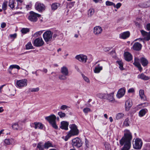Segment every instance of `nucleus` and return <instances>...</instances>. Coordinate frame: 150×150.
Returning a JSON list of instances; mask_svg holds the SVG:
<instances>
[{
    "mask_svg": "<svg viewBox=\"0 0 150 150\" xmlns=\"http://www.w3.org/2000/svg\"><path fill=\"white\" fill-rule=\"evenodd\" d=\"M124 135L120 140V144L121 146L124 145L121 150H129L131 146V142L132 136L131 133L128 130L124 131Z\"/></svg>",
    "mask_w": 150,
    "mask_h": 150,
    "instance_id": "nucleus-1",
    "label": "nucleus"
},
{
    "mask_svg": "<svg viewBox=\"0 0 150 150\" xmlns=\"http://www.w3.org/2000/svg\"><path fill=\"white\" fill-rule=\"evenodd\" d=\"M71 130L68 132L67 134L65 136L64 140L67 141L71 137L77 135L79 133V130L76 126L74 124H72L69 125Z\"/></svg>",
    "mask_w": 150,
    "mask_h": 150,
    "instance_id": "nucleus-2",
    "label": "nucleus"
},
{
    "mask_svg": "<svg viewBox=\"0 0 150 150\" xmlns=\"http://www.w3.org/2000/svg\"><path fill=\"white\" fill-rule=\"evenodd\" d=\"M52 32L50 30H47L43 33V38L45 42L47 43H48L52 40Z\"/></svg>",
    "mask_w": 150,
    "mask_h": 150,
    "instance_id": "nucleus-3",
    "label": "nucleus"
},
{
    "mask_svg": "<svg viewBox=\"0 0 150 150\" xmlns=\"http://www.w3.org/2000/svg\"><path fill=\"white\" fill-rule=\"evenodd\" d=\"M60 71L62 75H60L59 78L61 80H65L67 79V76H69V72L68 68L63 66L61 69Z\"/></svg>",
    "mask_w": 150,
    "mask_h": 150,
    "instance_id": "nucleus-4",
    "label": "nucleus"
},
{
    "mask_svg": "<svg viewBox=\"0 0 150 150\" xmlns=\"http://www.w3.org/2000/svg\"><path fill=\"white\" fill-rule=\"evenodd\" d=\"M33 43L34 46L38 47L42 46L44 44V42L41 37H39L34 40Z\"/></svg>",
    "mask_w": 150,
    "mask_h": 150,
    "instance_id": "nucleus-5",
    "label": "nucleus"
},
{
    "mask_svg": "<svg viewBox=\"0 0 150 150\" xmlns=\"http://www.w3.org/2000/svg\"><path fill=\"white\" fill-rule=\"evenodd\" d=\"M30 16H29V19L31 21L36 22L38 17L41 18L40 15L31 11L30 12Z\"/></svg>",
    "mask_w": 150,
    "mask_h": 150,
    "instance_id": "nucleus-6",
    "label": "nucleus"
},
{
    "mask_svg": "<svg viewBox=\"0 0 150 150\" xmlns=\"http://www.w3.org/2000/svg\"><path fill=\"white\" fill-rule=\"evenodd\" d=\"M82 144L81 140L79 138H76L72 140V144L73 147L79 148L81 146Z\"/></svg>",
    "mask_w": 150,
    "mask_h": 150,
    "instance_id": "nucleus-7",
    "label": "nucleus"
},
{
    "mask_svg": "<svg viewBox=\"0 0 150 150\" xmlns=\"http://www.w3.org/2000/svg\"><path fill=\"white\" fill-rule=\"evenodd\" d=\"M45 119L46 121L48 122H55L59 121V117H56L53 114H52L49 116L45 117Z\"/></svg>",
    "mask_w": 150,
    "mask_h": 150,
    "instance_id": "nucleus-8",
    "label": "nucleus"
},
{
    "mask_svg": "<svg viewBox=\"0 0 150 150\" xmlns=\"http://www.w3.org/2000/svg\"><path fill=\"white\" fill-rule=\"evenodd\" d=\"M27 80L26 79L18 80L16 82V86L19 88H21L26 86L27 85Z\"/></svg>",
    "mask_w": 150,
    "mask_h": 150,
    "instance_id": "nucleus-9",
    "label": "nucleus"
},
{
    "mask_svg": "<svg viewBox=\"0 0 150 150\" xmlns=\"http://www.w3.org/2000/svg\"><path fill=\"white\" fill-rule=\"evenodd\" d=\"M75 58L79 61L83 63H86L88 59L86 55L83 54L77 55L76 56Z\"/></svg>",
    "mask_w": 150,
    "mask_h": 150,
    "instance_id": "nucleus-10",
    "label": "nucleus"
},
{
    "mask_svg": "<svg viewBox=\"0 0 150 150\" xmlns=\"http://www.w3.org/2000/svg\"><path fill=\"white\" fill-rule=\"evenodd\" d=\"M142 145V142L141 139L139 138H137L134 141V144H133L134 148L136 149H140Z\"/></svg>",
    "mask_w": 150,
    "mask_h": 150,
    "instance_id": "nucleus-11",
    "label": "nucleus"
},
{
    "mask_svg": "<svg viewBox=\"0 0 150 150\" xmlns=\"http://www.w3.org/2000/svg\"><path fill=\"white\" fill-rule=\"evenodd\" d=\"M103 31L102 28L100 26H97L95 27L93 29V32L94 35L96 36L100 35Z\"/></svg>",
    "mask_w": 150,
    "mask_h": 150,
    "instance_id": "nucleus-12",
    "label": "nucleus"
},
{
    "mask_svg": "<svg viewBox=\"0 0 150 150\" xmlns=\"http://www.w3.org/2000/svg\"><path fill=\"white\" fill-rule=\"evenodd\" d=\"M35 8L36 10L40 12L44 11L45 9L44 5L39 2H37L36 3Z\"/></svg>",
    "mask_w": 150,
    "mask_h": 150,
    "instance_id": "nucleus-13",
    "label": "nucleus"
},
{
    "mask_svg": "<svg viewBox=\"0 0 150 150\" xmlns=\"http://www.w3.org/2000/svg\"><path fill=\"white\" fill-rule=\"evenodd\" d=\"M125 89L124 88L119 89L117 92L116 97L118 98H120L123 97L125 93Z\"/></svg>",
    "mask_w": 150,
    "mask_h": 150,
    "instance_id": "nucleus-14",
    "label": "nucleus"
},
{
    "mask_svg": "<svg viewBox=\"0 0 150 150\" xmlns=\"http://www.w3.org/2000/svg\"><path fill=\"white\" fill-rule=\"evenodd\" d=\"M16 142V140L12 138L6 139L4 140V143L6 145H13L15 144Z\"/></svg>",
    "mask_w": 150,
    "mask_h": 150,
    "instance_id": "nucleus-15",
    "label": "nucleus"
},
{
    "mask_svg": "<svg viewBox=\"0 0 150 150\" xmlns=\"http://www.w3.org/2000/svg\"><path fill=\"white\" fill-rule=\"evenodd\" d=\"M130 35V33L128 31L121 33L120 34V38L123 39H126L129 38Z\"/></svg>",
    "mask_w": 150,
    "mask_h": 150,
    "instance_id": "nucleus-16",
    "label": "nucleus"
},
{
    "mask_svg": "<svg viewBox=\"0 0 150 150\" xmlns=\"http://www.w3.org/2000/svg\"><path fill=\"white\" fill-rule=\"evenodd\" d=\"M114 93H111L109 94L107 93L106 100H108L109 102L114 103L115 102V100L113 97Z\"/></svg>",
    "mask_w": 150,
    "mask_h": 150,
    "instance_id": "nucleus-17",
    "label": "nucleus"
},
{
    "mask_svg": "<svg viewBox=\"0 0 150 150\" xmlns=\"http://www.w3.org/2000/svg\"><path fill=\"white\" fill-rule=\"evenodd\" d=\"M132 105V103L130 99L127 100L125 103V108L126 110L128 111Z\"/></svg>",
    "mask_w": 150,
    "mask_h": 150,
    "instance_id": "nucleus-18",
    "label": "nucleus"
},
{
    "mask_svg": "<svg viewBox=\"0 0 150 150\" xmlns=\"http://www.w3.org/2000/svg\"><path fill=\"white\" fill-rule=\"evenodd\" d=\"M124 57L125 59L127 61H129L132 59V56L131 54L127 52H125Z\"/></svg>",
    "mask_w": 150,
    "mask_h": 150,
    "instance_id": "nucleus-19",
    "label": "nucleus"
},
{
    "mask_svg": "<svg viewBox=\"0 0 150 150\" xmlns=\"http://www.w3.org/2000/svg\"><path fill=\"white\" fill-rule=\"evenodd\" d=\"M137 78L144 80H148L150 79V77L146 76L143 73H142L137 75Z\"/></svg>",
    "mask_w": 150,
    "mask_h": 150,
    "instance_id": "nucleus-20",
    "label": "nucleus"
},
{
    "mask_svg": "<svg viewBox=\"0 0 150 150\" xmlns=\"http://www.w3.org/2000/svg\"><path fill=\"white\" fill-rule=\"evenodd\" d=\"M142 47V45L141 44L136 42L134 44L132 48L135 50L139 51L141 49Z\"/></svg>",
    "mask_w": 150,
    "mask_h": 150,
    "instance_id": "nucleus-21",
    "label": "nucleus"
},
{
    "mask_svg": "<svg viewBox=\"0 0 150 150\" xmlns=\"http://www.w3.org/2000/svg\"><path fill=\"white\" fill-rule=\"evenodd\" d=\"M139 59L138 58H135L134 62L133 63V64L138 68L140 71H141L142 68L141 67L140 64L139 62Z\"/></svg>",
    "mask_w": 150,
    "mask_h": 150,
    "instance_id": "nucleus-22",
    "label": "nucleus"
},
{
    "mask_svg": "<svg viewBox=\"0 0 150 150\" xmlns=\"http://www.w3.org/2000/svg\"><path fill=\"white\" fill-rule=\"evenodd\" d=\"M103 66L98 64L96 66L94 70V72L95 73H99L103 69Z\"/></svg>",
    "mask_w": 150,
    "mask_h": 150,
    "instance_id": "nucleus-23",
    "label": "nucleus"
},
{
    "mask_svg": "<svg viewBox=\"0 0 150 150\" xmlns=\"http://www.w3.org/2000/svg\"><path fill=\"white\" fill-rule=\"evenodd\" d=\"M148 111V110L146 108L141 109L139 112V116L141 117L144 116L147 112Z\"/></svg>",
    "mask_w": 150,
    "mask_h": 150,
    "instance_id": "nucleus-24",
    "label": "nucleus"
},
{
    "mask_svg": "<svg viewBox=\"0 0 150 150\" xmlns=\"http://www.w3.org/2000/svg\"><path fill=\"white\" fill-rule=\"evenodd\" d=\"M68 122H61L60 128L62 129L67 130L68 129Z\"/></svg>",
    "mask_w": 150,
    "mask_h": 150,
    "instance_id": "nucleus-25",
    "label": "nucleus"
},
{
    "mask_svg": "<svg viewBox=\"0 0 150 150\" xmlns=\"http://www.w3.org/2000/svg\"><path fill=\"white\" fill-rule=\"evenodd\" d=\"M140 61L142 66L144 67L147 65L149 63L148 61L146 59L144 58L143 57L142 58L140 59Z\"/></svg>",
    "mask_w": 150,
    "mask_h": 150,
    "instance_id": "nucleus-26",
    "label": "nucleus"
},
{
    "mask_svg": "<svg viewBox=\"0 0 150 150\" xmlns=\"http://www.w3.org/2000/svg\"><path fill=\"white\" fill-rule=\"evenodd\" d=\"M60 4L59 3H55L51 5V8L52 10H55L60 6Z\"/></svg>",
    "mask_w": 150,
    "mask_h": 150,
    "instance_id": "nucleus-27",
    "label": "nucleus"
},
{
    "mask_svg": "<svg viewBox=\"0 0 150 150\" xmlns=\"http://www.w3.org/2000/svg\"><path fill=\"white\" fill-rule=\"evenodd\" d=\"M139 95L141 99L143 100L146 99L144 94V91L143 90H140L139 91Z\"/></svg>",
    "mask_w": 150,
    "mask_h": 150,
    "instance_id": "nucleus-28",
    "label": "nucleus"
},
{
    "mask_svg": "<svg viewBox=\"0 0 150 150\" xmlns=\"http://www.w3.org/2000/svg\"><path fill=\"white\" fill-rule=\"evenodd\" d=\"M15 4L13 0H9L8 6L11 9H13L14 8Z\"/></svg>",
    "mask_w": 150,
    "mask_h": 150,
    "instance_id": "nucleus-29",
    "label": "nucleus"
},
{
    "mask_svg": "<svg viewBox=\"0 0 150 150\" xmlns=\"http://www.w3.org/2000/svg\"><path fill=\"white\" fill-rule=\"evenodd\" d=\"M124 114L122 113H117L116 115L115 118L117 120H120L123 117Z\"/></svg>",
    "mask_w": 150,
    "mask_h": 150,
    "instance_id": "nucleus-30",
    "label": "nucleus"
},
{
    "mask_svg": "<svg viewBox=\"0 0 150 150\" xmlns=\"http://www.w3.org/2000/svg\"><path fill=\"white\" fill-rule=\"evenodd\" d=\"M44 31V30H41L35 32L33 36L35 38L40 36L42 33Z\"/></svg>",
    "mask_w": 150,
    "mask_h": 150,
    "instance_id": "nucleus-31",
    "label": "nucleus"
},
{
    "mask_svg": "<svg viewBox=\"0 0 150 150\" xmlns=\"http://www.w3.org/2000/svg\"><path fill=\"white\" fill-rule=\"evenodd\" d=\"M35 128L36 129L38 128L39 129H42L43 125L41 122H35Z\"/></svg>",
    "mask_w": 150,
    "mask_h": 150,
    "instance_id": "nucleus-32",
    "label": "nucleus"
},
{
    "mask_svg": "<svg viewBox=\"0 0 150 150\" xmlns=\"http://www.w3.org/2000/svg\"><path fill=\"white\" fill-rule=\"evenodd\" d=\"M116 62L118 64L120 69L121 70H124L123 63L122 61L121 60H118Z\"/></svg>",
    "mask_w": 150,
    "mask_h": 150,
    "instance_id": "nucleus-33",
    "label": "nucleus"
},
{
    "mask_svg": "<svg viewBox=\"0 0 150 150\" xmlns=\"http://www.w3.org/2000/svg\"><path fill=\"white\" fill-rule=\"evenodd\" d=\"M94 13V10L92 8H90L88 11V17H91Z\"/></svg>",
    "mask_w": 150,
    "mask_h": 150,
    "instance_id": "nucleus-34",
    "label": "nucleus"
},
{
    "mask_svg": "<svg viewBox=\"0 0 150 150\" xmlns=\"http://www.w3.org/2000/svg\"><path fill=\"white\" fill-rule=\"evenodd\" d=\"M13 68L16 69L18 70H19L20 69V67L18 65L16 64L11 65L9 67V69L11 70H12Z\"/></svg>",
    "mask_w": 150,
    "mask_h": 150,
    "instance_id": "nucleus-35",
    "label": "nucleus"
},
{
    "mask_svg": "<svg viewBox=\"0 0 150 150\" xmlns=\"http://www.w3.org/2000/svg\"><path fill=\"white\" fill-rule=\"evenodd\" d=\"M8 2L6 1H4L3 2L2 6V8L4 10H6L7 9V6Z\"/></svg>",
    "mask_w": 150,
    "mask_h": 150,
    "instance_id": "nucleus-36",
    "label": "nucleus"
},
{
    "mask_svg": "<svg viewBox=\"0 0 150 150\" xmlns=\"http://www.w3.org/2000/svg\"><path fill=\"white\" fill-rule=\"evenodd\" d=\"M12 127L13 129L15 130H17L20 128L19 125L17 122H16L13 124L12 126Z\"/></svg>",
    "mask_w": 150,
    "mask_h": 150,
    "instance_id": "nucleus-37",
    "label": "nucleus"
},
{
    "mask_svg": "<svg viewBox=\"0 0 150 150\" xmlns=\"http://www.w3.org/2000/svg\"><path fill=\"white\" fill-rule=\"evenodd\" d=\"M83 111L85 115H87L88 113L91 112L90 109L88 108H83Z\"/></svg>",
    "mask_w": 150,
    "mask_h": 150,
    "instance_id": "nucleus-38",
    "label": "nucleus"
},
{
    "mask_svg": "<svg viewBox=\"0 0 150 150\" xmlns=\"http://www.w3.org/2000/svg\"><path fill=\"white\" fill-rule=\"evenodd\" d=\"M44 146L45 148L48 149L49 147L52 146V144L50 142H47L45 144Z\"/></svg>",
    "mask_w": 150,
    "mask_h": 150,
    "instance_id": "nucleus-39",
    "label": "nucleus"
},
{
    "mask_svg": "<svg viewBox=\"0 0 150 150\" xmlns=\"http://www.w3.org/2000/svg\"><path fill=\"white\" fill-rule=\"evenodd\" d=\"M104 145L106 150H111L110 145L108 143L105 142Z\"/></svg>",
    "mask_w": 150,
    "mask_h": 150,
    "instance_id": "nucleus-40",
    "label": "nucleus"
},
{
    "mask_svg": "<svg viewBox=\"0 0 150 150\" xmlns=\"http://www.w3.org/2000/svg\"><path fill=\"white\" fill-rule=\"evenodd\" d=\"M37 148L40 150H44L43 148V144L41 143H39L38 144Z\"/></svg>",
    "mask_w": 150,
    "mask_h": 150,
    "instance_id": "nucleus-41",
    "label": "nucleus"
},
{
    "mask_svg": "<svg viewBox=\"0 0 150 150\" xmlns=\"http://www.w3.org/2000/svg\"><path fill=\"white\" fill-rule=\"evenodd\" d=\"M57 114L60 118L64 117L66 116L65 113L62 111L58 112Z\"/></svg>",
    "mask_w": 150,
    "mask_h": 150,
    "instance_id": "nucleus-42",
    "label": "nucleus"
},
{
    "mask_svg": "<svg viewBox=\"0 0 150 150\" xmlns=\"http://www.w3.org/2000/svg\"><path fill=\"white\" fill-rule=\"evenodd\" d=\"M39 90V88L38 87H37L35 88H30L29 90V91L31 92H37Z\"/></svg>",
    "mask_w": 150,
    "mask_h": 150,
    "instance_id": "nucleus-43",
    "label": "nucleus"
},
{
    "mask_svg": "<svg viewBox=\"0 0 150 150\" xmlns=\"http://www.w3.org/2000/svg\"><path fill=\"white\" fill-rule=\"evenodd\" d=\"M21 33L23 34H25L28 32V29L27 28H23L21 30Z\"/></svg>",
    "mask_w": 150,
    "mask_h": 150,
    "instance_id": "nucleus-44",
    "label": "nucleus"
},
{
    "mask_svg": "<svg viewBox=\"0 0 150 150\" xmlns=\"http://www.w3.org/2000/svg\"><path fill=\"white\" fill-rule=\"evenodd\" d=\"M68 108L69 107L66 105H62L60 107V109L62 110H67Z\"/></svg>",
    "mask_w": 150,
    "mask_h": 150,
    "instance_id": "nucleus-45",
    "label": "nucleus"
},
{
    "mask_svg": "<svg viewBox=\"0 0 150 150\" xmlns=\"http://www.w3.org/2000/svg\"><path fill=\"white\" fill-rule=\"evenodd\" d=\"M105 4L107 6H114L115 4L112 2L109 1H107L105 2Z\"/></svg>",
    "mask_w": 150,
    "mask_h": 150,
    "instance_id": "nucleus-46",
    "label": "nucleus"
},
{
    "mask_svg": "<svg viewBox=\"0 0 150 150\" xmlns=\"http://www.w3.org/2000/svg\"><path fill=\"white\" fill-rule=\"evenodd\" d=\"M82 76L84 81L87 83L90 82V80L89 79L84 75H82Z\"/></svg>",
    "mask_w": 150,
    "mask_h": 150,
    "instance_id": "nucleus-47",
    "label": "nucleus"
},
{
    "mask_svg": "<svg viewBox=\"0 0 150 150\" xmlns=\"http://www.w3.org/2000/svg\"><path fill=\"white\" fill-rule=\"evenodd\" d=\"M50 124L55 129H57L58 128V127L56 124V122H50Z\"/></svg>",
    "mask_w": 150,
    "mask_h": 150,
    "instance_id": "nucleus-48",
    "label": "nucleus"
},
{
    "mask_svg": "<svg viewBox=\"0 0 150 150\" xmlns=\"http://www.w3.org/2000/svg\"><path fill=\"white\" fill-rule=\"evenodd\" d=\"M141 32L144 38L148 34V33L143 30L141 31Z\"/></svg>",
    "mask_w": 150,
    "mask_h": 150,
    "instance_id": "nucleus-49",
    "label": "nucleus"
},
{
    "mask_svg": "<svg viewBox=\"0 0 150 150\" xmlns=\"http://www.w3.org/2000/svg\"><path fill=\"white\" fill-rule=\"evenodd\" d=\"M144 39L146 40H150V31L148 33V34L144 37Z\"/></svg>",
    "mask_w": 150,
    "mask_h": 150,
    "instance_id": "nucleus-50",
    "label": "nucleus"
},
{
    "mask_svg": "<svg viewBox=\"0 0 150 150\" xmlns=\"http://www.w3.org/2000/svg\"><path fill=\"white\" fill-rule=\"evenodd\" d=\"M121 5L122 4L120 3H118L116 5L115 4L114 6H113L117 9H118L120 7Z\"/></svg>",
    "mask_w": 150,
    "mask_h": 150,
    "instance_id": "nucleus-51",
    "label": "nucleus"
},
{
    "mask_svg": "<svg viewBox=\"0 0 150 150\" xmlns=\"http://www.w3.org/2000/svg\"><path fill=\"white\" fill-rule=\"evenodd\" d=\"M134 92V89L133 88H131L128 91V93H133Z\"/></svg>",
    "mask_w": 150,
    "mask_h": 150,
    "instance_id": "nucleus-52",
    "label": "nucleus"
},
{
    "mask_svg": "<svg viewBox=\"0 0 150 150\" xmlns=\"http://www.w3.org/2000/svg\"><path fill=\"white\" fill-rule=\"evenodd\" d=\"M10 37L11 38H15L17 36V34L16 33H14L13 34H11L9 35Z\"/></svg>",
    "mask_w": 150,
    "mask_h": 150,
    "instance_id": "nucleus-53",
    "label": "nucleus"
},
{
    "mask_svg": "<svg viewBox=\"0 0 150 150\" xmlns=\"http://www.w3.org/2000/svg\"><path fill=\"white\" fill-rule=\"evenodd\" d=\"M122 125L123 127H125L128 126L129 125L128 122H123Z\"/></svg>",
    "mask_w": 150,
    "mask_h": 150,
    "instance_id": "nucleus-54",
    "label": "nucleus"
},
{
    "mask_svg": "<svg viewBox=\"0 0 150 150\" xmlns=\"http://www.w3.org/2000/svg\"><path fill=\"white\" fill-rule=\"evenodd\" d=\"M97 96L98 98L101 99H103V93H99L97 94Z\"/></svg>",
    "mask_w": 150,
    "mask_h": 150,
    "instance_id": "nucleus-55",
    "label": "nucleus"
},
{
    "mask_svg": "<svg viewBox=\"0 0 150 150\" xmlns=\"http://www.w3.org/2000/svg\"><path fill=\"white\" fill-rule=\"evenodd\" d=\"M107 95V93H103V99H106Z\"/></svg>",
    "mask_w": 150,
    "mask_h": 150,
    "instance_id": "nucleus-56",
    "label": "nucleus"
},
{
    "mask_svg": "<svg viewBox=\"0 0 150 150\" xmlns=\"http://www.w3.org/2000/svg\"><path fill=\"white\" fill-rule=\"evenodd\" d=\"M58 36V34L57 33H55L53 34H52V38H55L57 37Z\"/></svg>",
    "mask_w": 150,
    "mask_h": 150,
    "instance_id": "nucleus-57",
    "label": "nucleus"
},
{
    "mask_svg": "<svg viewBox=\"0 0 150 150\" xmlns=\"http://www.w3.org/2000/svg\"><path fill=\"white\" fill-rule=\"evenodd\" d=\"M146 28L148 30H150V23L147 24L146 26Z\"/></svg>",
    "mask_w": 150,
    "mask_h": 150,
    "instance_id": "nucleus-58",
    "label": "nucleus"
},
{
    "mask_svg": "<svg viewBox=\"0 0 150 150\" xmlns=\"http://www.w3.org/2000/svg\"><path fill=\"white\" fill-rule=\"evenodd\" d=\"M6 26V24L5 23H2L1 24V27L2 28H5V27Z\"/></svg>",
    "mask_w": 150,
    "mask_h": 150,
    "instance_id": "nucleus-59",
    "label": "nucleus"
},
{
    "mask_svg": "<svg viewBox=\"0 0 150 150\" xmlns=\"http://www.w3.org/2000/svg\"><path fill=\"white\" fill-rule=\"evenodd\" d=\"M33 48V47L31 43L30 42H29V49H32Z\"/></svg>",
    "mask_w": 150,
    "mask_h": 150,
    "instance_id": "nucleus-60",
    "label": "nucleus"
},
{
    "mask_svg": "<svg viewBox=\"0 0 150 150\" xmlns=\"http://www.w3.org/2000/svg\"><path fill=\"white\" fill-rule=\"evenodd\" d=\"M144 6H143V7L144 8H146L149 7L150 6V5H147L146 4V3H145L144 4Z\"/></svg>",
    "mask_w": 150,
    "mask_h": 150,
    "instance_id": "nucleus-61",
    "label": "nucleus"
},
{
    "mask_svg": "<svg viewBox=\"0 0 150 150\" xmlns=\"http://www.w3.org/2000/svg\"><path fill=\"white\" fill-rule=\"evenodd\" d=\"M104 50L105 51L107 52V51H109L110 50V49L109 48L106 47V48H104Z\"/></svg>",
    "mask_w": 150,
    "mask_h": 150,
    "instance_id": "nucleus-62",
    "label": "nucleus"
},
{
    "mask_svg": "<svg viewBox=\"0 0 150 150\" xmlns=\"http://www.w3.org/2000/svg\"><path fill=\"white\" fill-rule=\"evenodd\" d=\"M109 121L110 122H112L113 121L112 118L111 117H109Z\"/></svg>",
    "mask_w": 150,
    "mask_h": 150,
    "instance_id": "nucleus-63",
    "label": "nucleus"
},
{
    "mask_svg": "<svg viewBox=\"0 0 150 150\" xmlns=\"http://www.w3.org/2000/svg\"><path fill=\"white\" fill-rule=\"evenodd\" d=\"M104 116L105 118H106V119H108V116L106 114H105L104 115Z\"/></svg>",
    "mask_w": 150,
    "mask_h": 150,
    "instance_id": "nucleus-64",
    "label": "nucleus"
}]
</instances>
